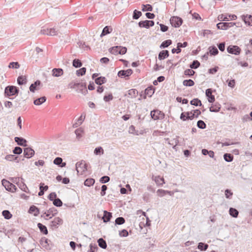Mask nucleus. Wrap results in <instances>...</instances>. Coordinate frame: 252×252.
I'll return each instance as SVG.
<instances>
[{"instance_id": "16", "label": "nucleus", "mask_w": 252, "mask_h": 252, "mask_svg": "<svg viewBox=\"0 0 252 252\" xmlns=\"http://www.w3.org/2000/svg\"><path fill=\"white\" fill-rule=\"evenodd\" d=\"M63 223V220L59 217L55 218L54 220L51 222L50 226L52 228H58V225Z\"/></svg>"}, {"instance_id": "62", "label": "nucleus", "mask_w": 252, "mask_h": 252, "mask_svg": "<svg viewBox=\"0 0 252 252\" xmlns=\"http://www.w3.org/2000/svg\"><path fill=\"white\" fill-rule=\"evenodd\" d=\"M57 197V194L55 192L50 193L48 196V198L52 201H53Z\"/></svg>"}, {"instance_id": "47", "label": "nucleus", "mask_w": 252, "mask_h": 252, "mask_svg": "<svg viewBox=\"0 0 252 252\" xmlns=\"http://www.w3.org/2000/svg\"><path fill=\"white\" fill-rule=\"evenodd\" d=\"M142 10L143 11H152L153 10V7L151 4H142Z\"/></svg>"}, {"instance_id": "5", "label": "nucleus", "mask_w": 252, "mask_h": 252, "mask_svg": "<svg viewBox=\"0 0 252 252\" xmlns=\"http://www.w3.org/2000/svg\"><path fill=\"white\" fill-rule=\"evenodd\" d=\"M58 213L57 210L55 207H52L48 210L47 211L43 212V214L41 216V218H43L46 220L45 217H49V219H51L53 217L55 216Z\"/></svg>"}, {"instance_id": "20", "label": "nucleus", "mask_w": 252, "mask_h": 252, "mask_svg": "<svg viewBox=\"0 0 252 252\" xmlns=\"http://www.w3.org/2000/svg\"><path fill=\"white\" fill-rule=\"evenodd\" d=\"M41 85V82L39 80H36L34 83L31 85L30 87V91L34 93L36 90H39V87Z\"/></svg>"}, {"instance_id": "54", "label": "nucleus", "mask_w": 252, "mask_h": 252, "mask_svg": "<svg viewBox=\"0 0 252 252\" xmlns=\"http://www.w3.org/2000/svg\"><path fill=\"white\" fill-rule=\"evenodd\" d=\"M195 72L191 69H187L184 71V75L189 77H191L195 74Z\"/></svg>"}, {"instance_id": "31", "label": "nucleus", "mask_w": 252, "mask_h": 252, "mask_svg": "<svg viewBox=\"0 0 252 252\" xmlns=\"http://www.w3.org/2000/svg\"><path fill=\"white\" fill-rule=\"evenodd\" d=\"M106 81V78L103 76H100L95 79V83L99 85L105 83Z\"/></svg>"}, {"instance_id": "48", "label": "nucleus", "mask_w": 252, "mask_h": 252, "mask_svg": "<svg viewBox=\"0 0 252 252\" xmlns=\"http://www.w3.org/2000/svg\"><path fill=\"white\" fill-rule=\"evenodd\" d=\"M141 15L142 12L141 11L135 9L133 13L132 18L133 19L136 20L139 18Z\"/></svg>"}, {"instance_id": "12", "label": "nucleus", "mask_w": 252, "mask_h": 252, "mask_svg": "<svg viewBox=\"0 0 252 252\" xmlns=\"http://www.w3.org/2000/svg\"><path fill=\"white\" fill-rule=\"evenodd\" d=\"M133 73V71L131 69L127 70H121L118 73V76L121 78L128 77Z\"/></svg>"}, {"instance_id": "53", "label": "nucleus", "mask_w": 252, "mask_h": 252, "mask_svg": "<svg viewBox=\"0 0 252 252\" xmlns=\"http://www.w3.org/2000/svg\"><path fill=\"white\" fill-rule=\"evenodd\" d=\"M125 219L122 217L117 218L115 220V225H121L125 222Z\"/></svg>"}, {"instance_id": "60", "label": "nucleus", "mask_w": 252, "mask_h": 252, "mask_svg": "<svg viewBox=\"0 0 252 252\" xmlns=\"http://www.w3.org/2000/svg\"><path fill=\"white\" fill-rule=\"evenodd\" d=\"M22 149L20 147H15L12 152L14 154L20 155L22 153Z\"/></svg>"}, {"instance_id": "44", "label": "nucleus", "mask_w": 252, "mask_h": 252, "mask_svg": "<svg viewBox=\"0 0 252 252\" xmlns=\"http://www.w3.org/2000/svg\"><path fill=\"white\" fill-rule=\"evenodd\" d=\"M2 215L4 218L6 220L11 219L12 217V215L8 210H4L2 212Z\"/></svg>"}, {"instance_id": "27", "label": "nucleus", "mask_w": 252, "mask_h": 252, "mask_svg": "<svg viewBox=\"0 0 252 252\" xmlns=\"http://www.w3.org/2000/svg\"><path fill=\"white\" fill-rule=\"evenodd\" d=\"M112 30H113V29L111 26H105L103 28V29L102 31V32L100 34V37L104 36L111 33L112 32Z\"/></svg>"}, {"instance_id": "11", "label": "nucleus", "mask_w": 252, "mask_h": 252, "mask_svg": "<svg viewBox=\"0 0 252 252\" xmlns=\"http://www.w3.org/2000/svg\"><path fill=\"white\" fill-rule=\"evenodd\" d=\"M75 90L78 93H80L85 95H86L88 92L86 83H79V85L77 86V89H75Z\"/></svg>"}, {"instance_id": "6", "label": "nucleus", "mask_w": 252, "mask_h": 252, "mask_svg": "<svg viewBox=\"0 0 252 252\" xmlns=\"http://www.w3.org/2000/svg\"><path fill=\"white\" fill-rule=\"evenodd\" d=\"M170 22L173 27L179 28L183 24V20L180 17L172 16L170 19Z\"/></svg>"}, {"instance_id": "51", "label": "nucleus", "mask_w": 252, "mask_h": 252, "mask_svg": "<svg viewBox=\"0 0 252 252\" xmlns=\"http://www.w3.org/2000/svg\"><path fill=\"white\" fill-rule=\"evenodd\" d=\"M53 204L54 206L58 207H61L63 204V202L59 198H56L53 200Z\"/></svg>"}, {"instance_id": "19", "label": "nucleus", "mask_w": 252, "mask_h": 252, "mask_svg": "<svg viewBox=\"0 0 252 252\" xmlns=\"http://www.w3.org/2000/svg\"><path fill=\"white\" fill-rule=\"evenodd\" d=\"M155 92V88L153 86H151L148 87L145 90V95L144 98H146V96L148 95L149 97H151Z\"/></svg>"}, {"instance_id": "28", "label": "nucleus", "mask_w": 252, "mask_h": 252, "mask_svg": "<svg viewBox=\"0 0 252 252\" xmlns=\"http://www.w3.org/2000/svg\"><path fill=\"white\" fill-rule=\"evenodd\" d=\"M157 193L158 194V195L159 196V197H163L166 194H168L170 195H172L173 194V193L171 192V191H168V190H164L162 189H158L157 190Z\"/></svg>"}, {"instance_id": "1", "label": "nucleus", "mask_w": 252, "mask_h": 252, "mask_svg": "<svg viewBox=\"0 0 252 252\" xmlns=\"http://www.w3.org/2000/svg\"><path fill=\"white\" fill-rule=\"evenodd\" d=\"M19 92V89L18 87L14 86H8L5 88L4 94L5 96H10L17 95Z\"/></svg>"}, {"instance_id": "18", "label": "nucleus", "mask_w": 252, "mask_h": 252, "mask_svg": "<svg viewBox=\"0 0 252 252\" xmlns=\"http://www.w3.org/2000/svg\"><path fill=\"white\" fill-rule=\"evenodd\" d=\"M152 180L155 181L157 185L158 186H161L165 184L164 178L161 177L160 176H155L153 175Z\"/></svg>"}, {"instance_id": "8", "label": "nucleus", "mask_w": 252, "mask_h": 252, "mask_svg": "<svg viewBox=\"0 0 252 252\" xmlns=\"http://www.w3.org/2000/svg\"><path fill=\"white\" fill-rule=\"evenodd\" d=\"M227 51L229 54L238 55L240 54L241 49L237 45H229L227 47Z\"/></svg>"}, {"instance_id": "2", "label": "nucleus", "mask_w": 252, "mask_h": 252, "mask_svg": "<svg viewBox=\"0 0 252 252\" xmlns=\"http://www.w3.org/2000/svg\"><path fill=\"white\" fill-rule=\"evenodd\" d=\"M109 52L114 55H124L126 53L127 48L125 47L116 46L112 47L109 49Z\"/></svg>"}, {"instance_id": "46", "label": "nucleus", "mask_w": 252, "mask_h": 252, "mask_svg": "<svg viewBox=\"0 0 252 252\" xmlns=\"http://www.w3.org/2000/svg\"><path fill=\"white\" fill-rule=\"evenodd\" d=\"M190 103L191 105H194L195 106L202 105L201 101L198 98H194L192 100H191Z\"/></svg>"}, {"instance_id": "35", "label": "nucleus", "mask_w": 252, "mask_h": 252, "mask_svg": "<svg viewBox=\"0 0 252 252\" xmlns=\"http://www.w3.org/2000/svg\"><path fill=\"white\" fill-rule=\"evenodd\" d=\"M98 246L103 249H105L107 248V244L106 241L102 238H99L97 240Z\"/></svg>"}, {"instance_id": "30", "label": "nucleus", "mask_w": 252, "mask_h": 252, "mask_svg": "<svg viewBox=\"0 0 252 252\" xmlns=\"http://www.w3.org/2000/svg\"><path fill=\"white\" fill-rule=\"evenodd\" d=\"M209 53L212 56H216L218 54L219 51L217 47L215 46H211L208 48Z\"/></svg>"}, {"instance_id": "56", "label": "nucleus", "mask_w": 252, "mask_h": 252, "mask_svg": "<svg viewBox=\"0 0 252 252\" xmlns=\"http://www.w3.org/2000/svg\"><path fill=\"white\" fill-rule=\"evenodd\" d=\"M86 71L85 67H82L76 71V75L78 76L84 75Z\"/></svg>"}, {"instance_id": "24", "label": "nucleus", "mask_w": 252, "mask_h": 252, "mask_svg": "<svg viewBox=\"0 0 252 252\" xmlns=\"http://www.w3.org/2000/svg\"><path fill=\"white\" fill-rule=\"evenodd\" d=\"M169 56V53L168 50H162L159 53L158 55V59L159 60H162L168 57Z\"/></svg>"}, {"instance_id": "26", "label": "nucleus", "mask_w": 252, "mask_h": 252, "mask_svg": "<svg viewBox=\"0 0 252 252\" xmlns=\"http://www.w3.org/2000/svg\"><path fill=\"white\" fill-rule=\"evenodd\" d=\"M28 212L30 214L33 213L34 216H37L39 214V209L34 205L31 206Z\"/></svg>"}, {"instance_id": "25", "label": "nucleus", "mask_w": 252, "mask_h": 252, "mask_svg": "<svg viewBox=\"0 0 252 252\" xmlns=\"http://www.w3.org/2000/svg\"><path fill=\"white\" fill-rule=\"evenodd\" d=\"M221 105L218 102H216L210 107V111L213 112H218L220 111Z\"/></svg>"}, {"instance_id": "34", "label": "nucleus", "mask_w": 252, "mask_h": 252, "mask_svg": "<svg viewBox=\"0 0 252 252\" xmlns=\"http://www.w3.org/2000/svg\"><path fill=\"white\" fill-rule=\"evenodd\" d=\"M27 82V79L25 76H19L17 78V83L19 85L26 84Z\"/></svg>"}, {"instance_id": "29", "label": "nucleus", "mask_w": 252, "mask_h": 252, "mask_svg": "<svg viewBox=\"0 0 252 252\" xmlns=\"http://www.w3.org/2000/svg\"><path fill=\"white\" fill-rule=\"evenodd\" d=\"M37 226L41 233L44 235L48 234V231L47 227L45 225L42 224L41 223H38Z\"/></svg>"}, {"instance_id": "40", "label": "nucleus", "mask_w": 252, "mask_h": 252, "mask_svg": "<svg viewBox=\"0 0 252 252\" xmlns=\"http://www.w3.org/2000/svg\"><path fill=\"white\" fill-rule=\"evenodd\" d=\"M138 26L140 28H145L146 29H149V24H148V20L141 21L138 23Z\"/></svg>"}, {"instance_id": "9", "label": "nucleus", "mask_w": 252, "mask_h": 252, "mask_svg": "<svg viewBox=\"0 0 252 252\" xmlns=\"http://www.w3.org/2000/svg\"><path fill=\"white\" fill-rule=\"evenodd\" d=\"M58 32V30H57L56 28H47L43 29L40 31V33L43 34H46L49 36H54L57 35Z\"/></svg>"}, {"instance_id": "37", "label": "nucleus", "mask_w": 252, "mask_h": 252, "mask_svg": "<svg viewBox=\"0 0 252 252\" xmlns=\"http://www.w3.org/2000/svg\"><path fill=\"white\" fill-rule=\"evenodd\" d=\"M172 43V41L170 39H167L163 41L160 45V48H165L170 46Z\"/></svg>"}, {"instance_id": "61", "label": "nucleus", "mask_w": 252, "mask_h": 252, "mask_svg": "<svg viewBox=\"0 0 252 252\" xmlns=\"http://www.w3.org/2000/svg\"><path fill=\"white\" fill-rule=\"evenodd\" d=\"M113 99V96L112 94H109L108 95H105L103 97V99L105 102H109Z\"/></svg>"}, {"instance_id": "17", "label": "nucleus", "mask_w": 252, "mask_h": 252, "mask_svg": "<svg viewBox=\"0 0 252 252\" xmlns=\"http://www.w3.org/2000/svg\"><path fill=\"white\" fill-rule=\"evenodd\" d=\"M14 140L18 145L23 147L27 146V141L22 137H15Z\"/></svg>"}, {"instance_id": "43", "label": "nucleus", "mask_w": 252, "mask_h": 252, "mask_svg": "<svg viewBox=\"0 0 252 252\" xmlns=\"http://www.w3.org/2000/svg\"><path fill=\"white\" fill-rule=\"evenodd\" d=\"M72 65L75 68H79L82 66V63L79 59H75L73 60Z\"/></svg>"}, {"instance_id": "3", "label": "nucleus", "mask_w": 252, "mask_h": 252, "mask_svg": "<svg viewBox=\"0 0 252 252\" xmlns=\"http://www.w3.org/2000/svg\"><path fill=\"white\" fill-rule=\"evenodd\" d=\"M1 183L2 186L4 187L6 190L9 191L14 192L17 190V188L16 186L6 179H2L1 181Z\"/></svg>"}, {"instance_id": "15", "label": "nucleus", "mask_w": 252, "mask_h": 252, "mask_svg": "<svg viewBox=\"0 0 252 252\" xmlns=\"http://www.w3.org/2000/svg\"><path fill=\"white\" fill-rule=\"evenodd\" d=\"M242 20L245 23L248 25L252 26V16L251 15H243L241 16Z\"/></svg>"}, {"instance_id": "38", "label": "nucleus", "mask_w": 252, "mask_h": 252, "mask_svg": "<svg viewBox=\"0 0 252 252\" xmlns=\"http://www.w3.org/2000/svg\"><path fill=\"white\" fill-rule=\"evenodd\" d=\"M85 118V115H83L82 114L81 116L78 119L77 122L73 124V126L74 127H77L78 126H80L83 123L84 119Z\"/></svg>"}, {"instance_id": "59", "label": "nucleus", "mask_w": 252, "mask_h": 252, "mask_svg": "<svg viewBox=\"0 0 252 252\" xmlns=\"http://www.w3.org/2000/svg\"><path fill=\"white\" fill-rule=\"evenodd\" d=\"M110 180V178L108 176H104L100 178L99 182L102 184H104L108 182Z\"/></svg>"}, {"instance_id": "33", "label": "nucleus", "mask_w": 252, "mask_h": 252, "mask_svg": "<svg viewBox=\"0 0 252 252\" xmlns=\"http://www.w3.org/2000/svg\"><path fill=\"white\" fill-rule=\"evenodd\" d=\"M46 100V97L45 96H42L40 98H38L35 99L33 101L34 104L36 105H39L44 103Z\"/></svg>"}, {"instance_id": "63", "label": "nucleus", "mask_w": 252, "mask_h": 252, "mask_svg": "<svg viewBox=\"0 0 252 252\" xmlns=\"http://www.w3.org/2000/svg\"><path fill=\"white\" fill-rule=\"evenodd\" d=\"M83 132V129L81 128H77L75 130V133L76 135L77 138L79 139L82 137V133Z\"/></svg>"}, {"instance_id": "21", "label": "nucleus", "mask_w": 252, "mask_h": 252, "mask_svg": "<svg viewBox=\"0 0 252 252\" xmlns=\"http://www.w3.org/2000/svg\"><path fill=\"white\" fill-rule=\"evenodd\" d=\"M112 217V214L111 213L105 210L103 211V216L102 217V220L104 222H107L109 221Z\"/></svg>"}, {"instance_id": "57", "label": "nucleus", "mask_w": 252, "mask_h": 252, "mask_svg": "<svg viewBox=\"0 0 252 252\" xmlns=\"http://www.w3.org/2000/svg\"><path fill=\"white\" fill-rule=\"evenodd\" d=\"M20 64L18 62H11L9 64L8 67L10 68H19Z\"/></svg>"}, {"instance_id": "23", "label": "nucleus", "mask_w": 252, "mask_h": 252, "mask_svg": "<svg viewBox=\"0 0 252 252\" xmlns=\"http://www.w3.org/2000/svg\"><path fill=\"white\" fill-rule=\"evenodd\" d=\"M138 94V92L137 90L134 89H132L128 91V93L126 94L125 95L127 96L129 98H135L137 96Z\"/></svg>"}, {"instance_id": "14", "label": "nucleus", "mask_w": 252, "mask_h": 252, "mask_svg": "<svg viewBox=\"0 0 252 252\" xmlns=\"http://www.w3.org/2000/svg\"><path fill=\"white\" fill-rule=\"evenodd\" d=\"M206 95L207 97L208 101L210 103H213L215 100V97L214 95L212 94V89H208L206 90Z\"/></svg>"}, {"instance_id": "64", "label": "nucleus", "mask_w": 252, "mask_h": 252, "mask_svg": "<svg viewBox=\"0 0 252 252\" xmlns=\"http://www.w3.org/2000/svg\"><path fill=\"white\" fill-rule=\"evenodd\" d=\"M98 250V247L96 245H93L92 243L90 245V250L89 252H94L95 250Z\"/></svg>"}, {"instance_id": "4", "label": "nucleus", "mask_w": 252, "mask_h": 252, "mask_svg": "<svg viewBox=\"0 0 252 252\" xmlns=\"http://www.w3.org/2000/svg\"><path fill=\"white\" fill-rule=\"evenodd\" d=\"M88 164L84 161L81 162H77L76 164V170L78 173H80L83 174L87 170Z\"/></svg>"}, {"instance_id": "45", "label": "nucleus", "mask_w": 252, "mask_h": 252, "mask_svg": "<svg viewBox=\"0 0 252 252\" xmlns=\"http://www.w3.org/2000/svg\"><path fill=\"white\" fill-rule=\"evenodd\" d=\"M183 84L185 86L191 87L194 85V82L191 79L185 80L183 82Z\"/></svg>"}, {"instance_id": "52", "label": "nucleus", "mask_w": 252, "mask_h": 252, "mask_svg": "<svg viewBox=\"0 0 252 252\" xmlns=\"http://www.w3.org/2000/svg\"><path fill=\"white\" fill-rule=\"evenodd\" d=\"M94 154L96 155H103L104 154V150L101 147H97L95 148L94 150Z\"/></svg>"}, {"instance_id": "39", "label": "nucleus", "mask_w": 252, "mask_h": 252, "mask_svg": "<svg viewBox=\"0 0 252 252\" xmlns=\"http://www.w3.org/2000/svg\"><path fill=\"white\" fill-rule=\"evenodd\" d=\"M200 65V63L197 60H194L189 65L191 69H197Z\"/></svg>"}, {"instance_id": "49", "label": "nucleus", "mask_w": 252, "mask_h": 252, "mask_svg": "<svg viewBox=\"0 0 252 252\" xmlns=\"http://www.w3.org/2000/svg\"><path fill=\"white\" fill-rule=\"evenodd\" d=\"M18 157L16 156L13 155H6L5 157V159L6 160L10 161H13V160H16L18 159Z\"/></svg>"}, {"instance_id": "10", "label": "nucleus", "mask_w": 252, "mask_h": 252, "mask_svg": "<svg viewBox=\"0 0 252 252\" xmlns=\"http://www.w3.org/2000/svg\"><path fill=\"white\" fill-rule=\"evenodd\" d=\"M236 23L233 22H220L217 24V27L218 29L226 30L229 28L233 27L234 25H236Z\"/></svg>"}, {"instance_id": "13", "label": "nucleus", "mask_w": 252, "mask_h": 252, "mask_svg": "<svg viewBox=\"0 0 252 252\" xmlns=\"http://www.w3.org/2000/svg\"><path fill=\"white\" fill-rule=\"evenodd\" d=\"M23 155L24 157L30 158L34 155V151L30 147L24 148Z\"/></svg>"}, {"instance_id": "42", "label": "nucleus", "mask_w": 252, "mask_h": 252, "mask_svg": "<svg viewBox=\"0 0 252 252\" xmlns=\"http://www.w3.org/2000/svg\"><path fill=\"white\" fill-rule=\"evenodd\" d=\"M95 183L94 179L93 178H88L84 182V185L87 187L93 186Z\"/></svg>"}, {"instance_id": "32", "label": "nucleus", "mask_w": 252, "mask_h": 252, "mask_svg": "<svg viewBox=\"0 0 252 252\" xmlns=\"http://www.w3.org/2000/svg\"><path fill=\"white\" fill-rule=\"evenodd\" d=\"M229 213L231 217L236 218L238 217L239 212L235 208L231 207L229 209Z\"/></svg>"}, {"instance_id": "41", "label": "nucleus", "mask_w": 252, "mask_h": 252, "mask_svg": "<svg viewBox=\"0 0 252 252\" xmlns=\"http://www.w3.org/2000/svg\"><path fill=\"white\" fill-rule=\"evenodd\" d=\"M223 158L226 162H231L233 160V156L231 154L225 153L223 155Z\"/></svg>"}, {"instance_id": "58", "label": "nucleus", "mask_w": 252, "mask_h": 252, "mask_svg": "<svg viewBox=\"0 0 252 252\" xmlns=\"http://www.w3.org/2000/svg\"><path fill=\"white\" fill-rule=\"evenodd\" d=\"M48 241V239L46 238L45 237H42L40 241V244L42 245L43 247L47 249Z\"/></svg>"}, {"instance_id": "55", "label": "nucleus", "mask_w": 252, "mask_h": 252, "mask_svg": "<svg viewBox=\"0 0 252 252\" xmlns=\"http://www.w3.org/2000/svg\"><path fill=\"white\" fill-rule=\"evenodd\" d=\"M197 126L200 129H205L206 127V125L202 120H199L197 123Z\"/></svg>"}, {"instance_id": "7", "label": "nucleus", "mask_w": 252, "mask_h": 252, "mask_svg": "<svg viewBox=\"0 0 252 252\" xmlns=\"http://www.w3.org/2000/svg\"><path fill=\"white\" fill-rule=\"evenodd\" d=\"M151 116L155 120H162L164 118V114L159 110H154L151 112Z\"/></svg>"}, {"instance_id": "50", "label": "nucleus", "mask_w": 252, "mask_h": 252, "mask_svg": "<svg viewBox=\"0 0 252 252\" xmlns=\"http://www.w3.org/2000/svg\"><path fill=\"white\" fill-rule=\"evenodd\" d=\"M18 186L23 191H24L26 192H28L29 189H28V187H27L26 185L24 183H23V182L19 183V184H18Z\"/></svg>"}, {"instance_id": "36", "label": "nucleus", "mask_w": 252, "mask_h": 252, "mask_svg": "<svg viewBox=\"0 0 252 252\" xmlns=\"http://www.w3.org/2000/svg\"><path fill=\"white\" fill-rule=\"evenodd\" d=\"M209 245L207 244L200 242L198 244L197 248L202 251H205L208 248Z\"/></svg>"}, {"instance_id": "22", "label": "nucleus", "mask_w": 252, "mask_h": 252, "mask_svg": "<svg viewBox=\"0 0 252 252\" xmlns=\"http://www.w3.org/2000/svg\"><path fill=\"white\" fill-rule=\"evenodd\" d=\"M52 75L54 77H60L63 75V71L62 68H55L52 69Z\"/></svg>"}]
</instances>
